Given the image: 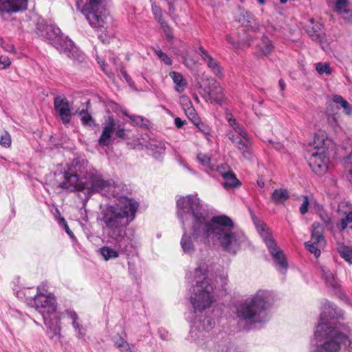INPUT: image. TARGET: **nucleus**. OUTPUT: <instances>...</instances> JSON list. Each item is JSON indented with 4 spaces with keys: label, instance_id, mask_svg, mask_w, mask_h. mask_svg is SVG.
Returning <instances> with one entry per match:
<instances>
[{
    "label": "nucleus",
    "instance_id": "nucleus-5",
    "mask_svg": "<svg viewBox=\"0 0 352 352\" xmlns=\"http://www.w3.org/2000/svg\"><path fill=\"white\" fill-rule=\"evenodd\" d=\"M272 298L270 291L258 290L246 298L236 308V316L250 323H261L267 320V309L270 307Z\"/></svg>",
    "mask_w": 352,
    "mask_h": 352
},
{
    "label": "nucleus",
    "instance_id": "nucleus-38",
    "mask_svg": "<svg viewBox=\"0 0 352 352\" xmlns=\"http://www.w3.org/2000/svg\"><path fill=\"white\" fill-rule=\"evenodd\" d=\"M302 203L299 208L301 214H305L309 210V200L307 196H302Z\"/></svg>",
    "mask_w": 352,
    "mask_h": 352
},
{
    "label": "nucleus",
    "instance_id": "nucleus-30",
    "mask_svg": "<svg viewBox=\"0 0 352 352\" xmlns=\"http://www.w3.org/2000/svg\"><path fill=\"white\" fill-rule=\"evenodd\" d=\"M347 0H335V11L338 14H351V10L348 9Z\"/></svg>",
    "mask_w": 352,
    "mask_h": 352
},
{
    "label": "nucleus",
    "instance_id": "nucleus-26",
    "mask_svg": "<svg viewBox=\"0 0 352 352\" xmlns=\"http://www.w3.org/2000/svg\"><path fill=\"white\" fill-rule=\"evenodd\" d=\"M289 197V192L287 189L278 188L275 189L271 196L272 201L275 204H283Z\"/></svg>",
    "mask_w": 352,
    "mask_h": 352
},
{
    "label": "nucleus",
    "instance_id": "nucleus-22",
    "mask_svg": "<svg viewBox=\"0 0 352 352\" xmlns=\"http://www.w3.org/2000/svg\"><path fill=\"white\" fill-rule=\"evenodd\" d=\"M227 136L239 151L245 148H250L252 146L250 137H236L232 131H228Z\"/></svg>",
    "mask_w": 352,
    "mask_h": 352
},
{
    "label": "nucleus",
    "instance_id": "nucleus-33",
    "mask_svg": "<svg viewBox=\"0 0 352 352\" xmlns=\"http://www.w3.org/2000/svg\"><path fill=\"white\" fill-rule=\"evenodd\" d=\"M316 70L320 75L326 74L330 75L332 73V70L330 67V65L328 63H318L316 64Z\"/></svg>",
    "mask_w": 352,
    "mask_h": 352
},
{
    "label": "nucleus",
    "instance_id": "nucleus-17",
    "mask_svg": "<svg viewBox=\"0 0 352 352\" xmlns=\"http://www.w3.org/2000/svg\"><path fill=\"white\" fill-rule=\"evenodd\" d=\"M115 243L114 248H111L109 246H102L98 250L99 253L103 257L105 261H109L110 259H114L119 257L120 254H129L133 252L135 250V241L134 239H132V247L128 251H124L121 250L117 244L116 240H113Z\"/></svg>",
    "mask_w": 352,
    "mask_h": 352
},
{
    "label": "nucleus",
    "instance_id": "nucleus-11",
    "mask_svg": "<svg viewBox=\"0 0 352 352\" xmlns=\"http://www.w3.org/2000/svg\"><path fill=\"white\" fill-rule=\"evenodd\" d=\"M322 233L323 229L321 225L318 222H314L312 224L311 240L305 243L307 249L316 257L320 255V248H323L326 243Z\"/></svg>",
    "mask_w": 352,
    "mask_h": 352
},
{
    "label": "nucleus",
    "instance_id": "nucleus-20",
    "mask_svg": "<svg viewBox=\"0 0 352 352\" xmlns=\"http://www.w3.org/2000/svg\"><path fill=\"white\" fill-rule=\"evenodd\" d=\"M313 145L314 151L329 152V148L333 145V142L328 138L325 131H318L315 133Z\"/></svg>",
    "mask_w": 352,
    "mask_h": 352
},
{
    "label": "nucleus",
    "instance_id": "nucleus-6",
    "mask_svg": "<svg viewBox=\"0 0 352 352\" xmlns=\"http://www.w3.org/2000/svg\"><path fill=\"white\" fill-rule=\"evenodd\" d=\"M39 30V36L50 41L60 53L74 60L81 61L84 58L83 54L74 46L72 41L61 34L58 27L50 25L45 32L44 30Z\"/></svg>",
    "mask_w": 352,
    "mask_h": 352
},
{
    "label": "nucleus",
    "instance_id": "nucleus-4",
    "mask_svg": "<svg viewBox=\"0 0 352 352\" xmlns=\"http://www.w3.org/2000/svg\"><path fill=\"white\" fill-rule=\"evenodd\" d=\"M334 305L325 303L311 340L309 352H339L352 349V341L345 332V327L336 318Z\"/></svg>",
    "mask_w": 352,
    "mask_h": 352
},
{
    "label": "nucleus",
    "instance_id": "nucleus-28",
    "mask_svg": "<svg viewBox=\"0 0 352 352\" xmlns=\"http://www.w3.org/2000/svg\"><path fill=\"white\" fill-rule=\"evenodd\" d=\"M147 148L157 157L164 152L165 144L160 141L152 140L149 142Z\"/></svg>",
    "mask_w": 352,
    "mask_h": 352
},
{
    "label": "nucleus",
    "instance_id": "nucleus-15",
    "mask_svg": "<svg viewBox=\"0 0 352 352\" xmlns=\"http://www.w3.org/2000/svg\"><path fill=\"white\" fill-rule=\"evenodd\" d=\"M206 100L210 103L221 104L224 100L223 89L215 80H211L204 89Z\"/></svg>",
    "mask_w": 352,
    "mask_h": 352
},
{
    "label": "nucleus",
    "instance_id": "nucleus-44",
    "mask_svg": "<svg viewBox=\"0 0 352 352\" xmlns=\"http://www.w3.org/2000/svg\"><path fill=\"white\" fill-rule=\"evenodd\" d=\"M50 25H47L44 19H39L36 23V33L39 36V32H41L39 29L44 30L45 32L47 30Z\"/></svg>",
    "mask_w": 352,
    "mask_h": 352
},
{
    "label": "nucleus",
    "instance_id": "nucleus-60",
    "mask_svg": "<svg viewBox=\"0 0 352 352\" xmlns=\"http://www.w3.org/2000/svg\"><path fill=\"white\" fill-rule=\"evenodd\" d=\"M158 332H159L162 339L166 340L168 338V332L165 329H159Z\"/></svg>",
    "mask_w": 352,
    "mask_h": 352
},
{
    "label": "nucleus",
    "instance_id": "nucleus-63",
    "mask_svg": "<svg viewBox=\"0 0 352 352\" xmlns=\"http://www.w3.org/2000/svg\"><path fill=\"white\" fill-rule=\"evenodd\" d=\"M346 177L349 179V181L352 183V168H349L347 170Z\"/></svg>",
    "mask_w": 352,
    "mask_h": 352
},
{
    "label": "nucleus",
    "instance_id": "nucleus-55",
    "mask_svg": "<svg viewBox=\"0 0 352 352\" xmlns=\"http://www.w3.org/2000/svg\"><path fill=\"white\" fill-rule=\"evenodd\" d=\"M155 19L158 21L159 23L161 24V25L163 28H164V29L169 28L166 22L162 19V14L160 15L157 16V19Z\"/></svg>",
    "mask_w": 352,
    "mask_h": 352
},
{
    "label": "nucleus",
    "instance_id": "nucleus-40",
    "mask_svg": "<svg viewBox=\"0 0 352 352\" xmlns=\"http://www.w3.org/2000/svg\"><path fill=\"white\" fill-rule=\"evenodd\" d=\"M179 102L182 106L184 110L192 107L191 101L190 100L189 98L187 97L186 96H181L179 97Z\"/></svg>",
    "mask_w": 352,
    "mask_h": 352
},
{
    "label": "nucleus",
    "instance_id": "nucleus-29",
    "mask_svg": "<svg viewBox=\"0 0 352 352\" xmlns=\"http://www.w3.org/2000/svg\"><path fill=\"white\" fill-rule=\"evenodd\" d=\"M115 346L119 349L120 352H135L129 344L122 337L119 336L114 340Z\"/></svg>",
    "mask_w": 352,
    "mask_h": 352
},
{
    "label": "nucleus",
    "instance_id": "nucleus-23",
    "mask_svg": "<svg viewBox=\"0 0 352 352\" xmlns=\"http://www.w3.org/2000/svg\"><path fill=\"white\" fill-rule=\"evenodd\" d=\"M169 76L175 84V89L178 93H182L187 87V80L183 75L177 72H170Z\"/></svg>",
    "mask_w": 352,
    "mask_h": 352
},
{
    "label": "nucleus",
    "instance_id": "nucleus-59",
    "mask_svg": "<svg viewBox=\"0 0 352 352\" xmlns=\"http://www.w3.org/2000/svg\"><path fill=\"white\" fill-rule=\"evenodd\" d=\"M96 60L98 61V63L100 65L102 69L107 74V72L105 68V63L104 60L99 58L98 56L96 57Z\"/></svg>",
    "mask_w": 352,
    "mask_h": 352
},
{
    "label": "nucleus",
    "instance_id": "nucleus-31",
    "mask_svg": "<svg viewBox=\"0 0 352 352\" xmlns=\"http://www.w3.org/2000/svg\"><path fill=\"white\" fill-rule=\"evenodd\" d=\"M197 159L199 164L209 170H214V166L211 163V159L208 155L202 153H198Z\"/></svg>",
    "mask_w": 352,
    "mask_h": 352
},
{
    "label": "nucleus",
    "instance_id": "nucleus-14",
    "mask_svg": "<svg viewBox=\"0 0 352 352\" xmlns=\"http://www.w3.org/2000/svg\"><path fill=\"white\" fill-rule=\"evenodd\" d=\"M197 53L201 56L202 60L207 65L210 72L217 78H223L224 76L223 69L219 61L214 59L208 51L202 46H199Z\"/></svg>",
    "mask_w": 352,
    "mask_h": 352
},
{
    "label": "nucleus",
    "instance_id": "nucleus-25",
    "mask_svg": "<svg viewBox=\"0 0 352 352\" xmlns=\"http://www.w3.org/2000/svg\"><path fill=\"white\" fill-rule=\"evenodd\" d=\"M260 53L265 56H269L274 50L272 41L267 36H263L257 45Z\"/></svg>",
    "mask_w": 352,
    "mask_h": 352
},
{
    "label": "nucleus",
    "instance_id": "nucleus-49",
    "mask_svg": "<svg viewBox=\"0 0 352 352\" xmlns=\"http://www.w3.org/2000/svg\"><path fill=\"white\" fill-rule=\"evenodd\" d=\"M243 157L246 160H251L252 158V153L250 148H245L240 151Z\"/></svg>",
    "mask_w": 352,
    "mask_h": 352
},
{
    "label": "nucleus",
    "instance_id": "nucleus-53",
    "mask_svg": "<svg viewBox=\"0 0 352 352\" xmlns=\"http://www.w3.org/2000/svg\"><path fill=\"white\" fill-rule=\"evenodd\" d=\"M152 11L155 16V19H157V16L162 14L161 9L155 5H152Z\"/></svg>",
    "mask_w": 352,
    "mask_h": 352
},
{
    "label": "nucleus",
    "instance_id": "nucleus-46",
    "mask_svg": "<svg viewBox=\"0 0 352 352\" xmlns=\"http://www.w3.org/2000/svg\"><path fill=\"white\" fill-rule=\"evenodd\" d=\"M11 64L10 58L6 56H0V69H3L9 67Z\"/></svg>",
    "mask_w": 352,
    "mask_h": 352
},
{
    "label": "nucleus",
    "instance_id": "nucleus-39",
    "mask_svg": "<svg viewBox=\"0 0 352 352\" xmlns=\"http://www.w3.org/2000/svg\"><path fill=\"white\" fill-rule=\"evenodd\" d=\"M216 282L217 283H219L221 284V289L225 290L226 286L228 283V274H223L218 276L216 278Z\"/></svg>",
    "mask_w": 352,
    "mask_h": 352
},
{
    "label": "nucleus",
    "instance_id": "nucleus-52",
    "mask_svg": "<svg viewBox=\"0 0 352 352\" xmlns=\"http://www.w3.org/2000/svg\"><path fill=\"white\" fill-rule=\"evenodd\" d=\"M320 217H321L322 221L324 222V223L326 226H331V220L330 217L327 214L324 213V214H321Z\"/></svg>",
    "mask_w": 352,
    "mask_h": 352
},
{
    "label": "nucleus",
    "instance_id": "nucleus-12",
    "mask_svg": "<svg viewBox=\"0 0 352 352\" xmlns=\"http://www.w3.org/2000/svg\"><path fill=\"white\" fill-rule=\"evenodd\" d=\"M329 162V152L325 151H313L309 158L310 168L319 175L327 173Z\"/></svg>",
    "mask_w": 352,
    "mask_h": 352
},
{
    "label": "nucleus",
    "instance_id": "nucleus-21",
    "mask_svg": "<svg viewBox=\"0 0 352 352\" xmlns=\"http://www.w3.org/2000/svg\"><path fill=\"white\" fill-rule=\"evenodd\" d=\"M311 27H308L307 32L311 38L315 41L320 43L322 46L324 39V33L322 30L321 23H315L313 19L309 20Z\"/></svg>",
    "mask_w": 352,
    "mask_h": 352
},
{
    "label": "nucleus",
    "instance_id": "nucleus-8",
    "mask_svg": "<svg viewBox=\"0 0 352 352\" xmlns=\"http://www.w3.org/2000/svg\"><path fill=\"white\" fill-rule=\"evenodd\" d=\"M46 283L37 287V294L34 298L36 309L42 316L43 319L60 315L57 311V302L53 294L48 292Z\"/></svg>",
    "mask_w": 352,
    "mask_h": 352
},
{
    "label": "nucleus",
    "instance_id": "nucleus-13",
    "mask_svg": "<svg viewBox=\"0 0 352 352\" xmlns=\"http://www.w3.org/2000/svg\"><path fill=\"white\" fill-rule=\"evenodd\" d=\"M60 320V315L43 320L46 327V333L48 338L55 343L62 342Z\"/></svg>",
    "mask_w": 352,
    "mask_h": 352
},
{
    "label": "nucleus",
    "instance_id": "nucleus-32",
    "mask_svg": "<svg viewBox=\"0 0 352 352\" xmlns=\"http://www.w3.org/2000/svg\"><path fill=\"white\" fill-rule=\"evenodd\" d=\"M80 120L84 125L92 126L95 125L92 116L87 110H82L79 113Z\"/></svg>",
    "mask_w": 352,
    "mask_h": 352
},
{
    "label": "nucleus",
    "instance_id": "nucleus-41",
    "mask_svg": "<svg viewBox=\"0 0 352 352\" xmlns=\"http://www.w3.org/2000/svg\"><path fill=\"white\" fill-rule=\"evenodd\" d=\"M333 101L334 103H336L338 105H340L341 108H343L344 105H346V103L347 101L340 95H333Z\"/></svg>",
    "mask_w": 352,
    "mask_h": 352
},
{
    "label": "nucleus",
    "instance_id": "nucleus-24",
    "mask_svg": "<svg viewBox=\"0 0 352 352\" xmlns=\"http://www.w3.org/2000/svg\"><path fill=\"white\" fill-rule=\"evenodd\" d=\"M320 272L321 276L324 279L327 286L332 288H336L338 287V283L335 278L334 274L328 267L325 265L320 266Z\"/></svg>",
    "mask_w": 352,
    "mask_h": 352
},
{
    "label": "nucleus",
    "instance_id": "nucleus-36",
    "mask_svg": "<svg viewBox=\"0 0 352 352\" xmlns=\"http://www.w3.org/2000/svg\"><path fill=\"white\" fill-rule=\"evenodd\" d=\"M153 50H154L155 53L158 56V58L163 63H164L167 65H172L171 58L166 53L163 52L159 47H153Z\"/></svg>",
    "mask_w": 352,
    "mask_h": 352
},
{
    "label": "nucleus",
    "instance_id": "nucleus-57",
    "mask_svg": "<svg viewBox=\"0 0 352 352\" xmlns=\"http://www.w3.org/2000/svg\"><path fill=\"white\" fill-rule=\"evenodd\" d=\"M184 111H186V113L188 115V117H191L192 118H193L195 116V111L192 106L185 109Z\"/></svg>",
    "mask_w": 352,
    "mask_h": 352
},
{
    "label": "nucleus",
    "instance_id": "nucleus-3",
    "mask_svg": "<svg viewBox=\"0 0 352 352\" xmlns=\"http://www.w3.org/2000/svg\"><path fill=\"white\" fill-rule=\"evenodd\" d=\"M209 265L206 262H200L193 273L187 274L188 279L192 278V294L190 302L194 311L187 316L192 324L189 337L192 340L202 344L205 337L204 331L210 330L215 324L214 319L206 316L204 311L210 308L217 300L216 285L208 276Z\"/></svg>",
    "mask_w": 352,
    "mask_h": 352
},
{
    "label": "nucleus",
    "instance_id": "nucleus-56",
    "mask_svg": "<svg viewBox=\"0 0 352 352\" xmlns=\"http://www.w3.org/2000/svg\"><path fill=\"white\" fill-rule=\"evenodd\" d=\"M342 109L346 115H351L352 113V106L348 102L346 103V105H344Z\"/></svg>",
    "mask_w": 352,
    "mask_h": 352
},
{
    "label": "nucleus",
    "instance_id": "nucleus-50",
    "mask_svg": "<svg viewBox=\"0 0 352 352\" xmlns=\"http://www.w3.org/2000/svg\"><path fill=\"white\" fill-rule=\"evenodd\" d=\"M227 120L229 124V125L234 129L235 126H238L239 124L235 120V118H233V116L231 114H227Z\"/></svg>",
    "mask_w": 352,
    "mask_h": 352
},
{
    "label": "nucleus",
    "instance_id": "nucleus-45",
    "mask_svg": "<svg viewBox=\"0 0 352 352\" xmlns=\"http://www.w3.org/2000/svg\"><path fill=\"white\" fill-rule=\"evenodd\" d=\"M123 113L129 117L133 122H135L136 124L140 125L142 124V122L144 120V118L142 116H133V115H129L127 113L126 111H123Z\"/></svg>",
    "mask_w": 352,
    "mask_h": 352
},
{
    "label": "nucleus",
    "instance_id": "nucleus-2",
    "mask_svg": "<svg viewBox=\"0 0 352 352\" xmlns=\"http://www.w3.org/2000/svg\"><path fill=\"white\" fill-rule=\"evenodd\" d=\"M177 208L184 231L180 245L186 254L191 255L195 251L192 239L207 244L216 241L223 251L231 254H236L246 240L244 233L234 228L229 217L217 215L209 220L208 212L197 195L178 199Z\"/></svg>",
    "mask_w": 352,
    "mask_h": 352
},
{
    "label": "nucleus",
    "instance_id": "nucleus-42",
    "mask_svg": "<svg viewBox=\"0 0 352 352\" xmlns=\"http://www.w3.org/2000/svg\"><path fill=\"white\" fill-rule=\"evenodd\" d=\"M333 101L334 103H336L338 105H340L341 108H343L344 105H346V103L347 101L340 95H333Z\"/></svg>",
    "mask_w": 352,
    "mask_h": 352
},
{
    "label": "nucleus",
    "instance_id": "nucleus-54",
    "mask_svg": "<svg viewBox=\"0 0 352 352\" xmlns=\"http://www.w3.org/2000/svg\"><path fill=\"white\" fill-rule=\"evenodd\" d=\"M155 19L158 21L159 23L161 24V25L163 28H164V29L169 28L166 22L162 19V14L160 15L157 16V19Z\"/></svg>",
    "mask_w": 352,
    "mask_h": 352
},
{
    "label": "nucleus",
    "instance_id": "nucleus-9",
    "mask_svg": "<svg viewBox=\"0 0 352 352\" xmlns=\"http://www.w3.org/2000/svg\"><path fill=\"white\" fill-rule=\"evenodd\" d=\"M256 226L258 232L265 243L270 254L274 259L277 270L280 273L285 274L287 270V263L283 252L277 246L272 236V232L267 226L263 223H258Z\"/></svg>",
    "mask_w": 352,
    "mask_h": 352
},
{
    "label": "nucleus",
    "instance_id": "nucleus-16",
    "mask_svg": "<svg viewBox=\"0 0 352 352\" xmlns=\"http://www.w3.org/2000/svg\"><path fill=\"white\" fill-rule=\"evenodd\" d=\"M28 0H0V15L13 14L27 9Z\"/></svg>",
    "mask_w": 352,
    "mask_h": 352
},
{
    "label": "nucleus",
    "instance_id": "nucleus-34",
    "mask_svg": "<svg viewBox=\"0 0 352 352\" xmlns=\"http://www.w3.org/2000/svg\"><path fill=\"white\" fill-rule=\"evenodd\" d=\"M72 324L76 331V336L79 339H84L85 337V329L79 322V320L73 321Z\"/></svg>",
    "mask_w": 352,
    "mask_h": 352
},
{
    "label": "nucleus",
    "instance_id": "nucleus-47",
    "mask_svg": "<svg viewBox=\"0 0 352 352\" xmlns=\"http://www.w3.org/2000/svg\"><path fill=\"white\" fill-rule=\"evenodd\" d=\"M234 131L239 135L238 137L245 138L249 137L247 131L243 129L239 124L238 126H235L233 129Z\"/></svg>",
    "mask_w": 352,
    "mask_h": 352
},
{
    "label": "nucleus",
    "instance_id": "nucleus-58",
    "mask_svg": "<svg viewBox=\"0 0 352 352\" xmlns=\"http://www.w3.org/2000/svg\"><path fill=\"white\" fill-rule=\"evenodd\" d=\"M185 122H186V121L182 120L180 118H176L175 119V124L177 128L182 127L184 126V124H185Z\"/></svg>",
    "mask_w": 352,
    "mask_h": 352
},
{
    "label": "nucleus",
    "instance_id": "nucleus-51",
    "mask_svg": "<svg viewBox=\"0 0 352 352\" xmlns=\"http://www.w3.org/2000/svg\"><path fill=\"white\" fill-rule=\"evenodd\" d=\"M226 40L228 43H230L234 49L237 50L239 48V43L235 41L231 36L227 35Z\"/></svg>",
    "mask_w": 352,
    "mask_h": 352
},
{
    "label": "nucleus",
    "instance_id": "nucleus-62",
    "mask_svg": "<svg viewBox=\"0 0 352 352\" xmlns=\"http://www.w3.org/2000/svg\"><path fill=\"white\" fill-rule=\"evenodd\" d=\"M65 232H67V234L72 238H73L74 236V234L72 232V231L69 229V226L67 224H65V226L63 227Z\"/></svg>",
    "mask_w": 352,
    "mask_h": 352
},
{
    "label": "nucleus",
    "instance_id": "nucleus-64",
    "mask_svg": "<svg viewBox=\"0 0 352 352\" xmlns=\"http://www.w3.org/2000/svg\"><path fill=\"white\" fill-rule=\"evenodd\" d=\"M278 85H279V87H280L281 91H283L285 90V83L283 81V80L280 79L279 80Z\"/></svg>",
    "mask_w": 352,
    "mask_h": 352
},
{
    "label": "nucleus",
    "instance_id": "nucleus-37",
    "mask_svg": "<svg viewBox=\"0 0 352 352\" xmlns=\"http://www.w3.org/2000/svg\"><path fill=\"white\" fill-rule=\"evenodd\" d=\"M0 144L3 147L8 148L11 145V138L10 134L5 131L1 135L0 138Z\"/></svg>",
    "mask_w": 352,
    "mask_h": 352
},
{
    "label": "nucleus",
    "instance_id": "nucleus-43",
    "mask_svg": "<svg viewBox=\"0 0 352 352\" xmlns=\"http://www.w3.org/2000/svg\"><path fill=\"white\" fill-rule=\"evenodd\" d=\"M333 101L334 103H336L338 105H340L341 108H343L344 105H346V103L347 101L340 95H333Z\"/></svg>",
    "mask_w": 352,
    "mask_h": 352
},
{
    "label": "nucleus",
    "instance_id": "nucleus-48",
    "mask_svg": "<svg viewBox=\"0 0 352 352\" xmlns=\"http://www.w3.org/2000/svg\"><path fill=\"white\" fill-rule=\"evenodd\" d=\"M65 314L68 318L72 320V321L79 320V318L76 312L72 309H67L65 311Z\"/></svg>",
    "mask_w": 352,
    "mask_h": 352
},
{
    "label": "nucleus",
    "instance_id": "nucleus-7",
    "mask_svg": "<svg viewBox=\"0 0 352 352\" xmlns=\"http://www.w3.org/2000/svg\"><path fill=\"white\" fill-rule=\"evenodd\" d=\"M102 0H87L82 13L89 25L97 30L107 28L112 19L107 10L101 6Z\"/></svg>",
    "mask_w": 352,
    "mask_h": 352
},
{
    "label": "nucleus",
    "instance_id": "nucleus-27",
    "mask_svg": "<svg viewBox=\"0 0 352 352\" xmlns=\"http://www.w3.org/2000/svg\"><path fill=\"white\" fill-rule=\"evenodd\" d=\"M340 256L349 264H352V247L346 246L339 243L337 247Z\"/></svg>",
    "mask_w": 352,
    "mask_h": 352
},
{
    "label": "nucleus",
    "instance_id": "nucleus-19",
    "mask_svg": "<svg viewBox=\"0 0 352 352\" xmlns=\"http://www.w3.org/2000/svg\"><path fill=\"white\" fill-rule=\"evenodd\" d=\"M217 170L224 179L223 186L225 188H235L240 185L239 179L230 170V167L227 164H222L217 168Z\"/></svg>",
    "mask_w": 352,
    "mask_h": 352
},
{
    "label": "nucleus",
    "instance_id": "nucleus-35",
    "mask_svg": "<svg viewBox=\"0 0 352 352\" xmlns=\"http://www.w3.org/2000/svg\"><path fill=\"white\" fill-rule=\"evenodd\" d=\"M352 223V211H349L345 213L344 218H342L340 222L337 224V227L340 230H344L347 225Z\"/></svg>",
    "mask_w": 352,
    "mask_h": 352
},
{
    "label": "nucleus",
    "instance_id": "nucleus-18",
    "mask_svg": "<svg viewBox=\"0 0 352 352\" xmlns=\"http://www.w3.org/2000/svg\"><path fill=\"white\" fill-rule=\"evenodd\" d=\"M54 108L64 124L69 123L71 120V108L68 100L63 96L54 98Z\"/></svg>",
    "mask_w": 352,
    "mask_h": 352
},
{
    "label": "nucleus",
    "instance_id": "nucleus-61",
    "mask_svg": "<svg viewBox=\"0 0 352 352\" xmlns=\"http://www.w3.org/2000/svg\"><path fill=\"white\" fill-rule=\"evenodd\" d=\"M342 17L347 21L348 22H351L352 21V11L351 10V14L349 15V14H340Z\"/></svg>",
    "mask_w": 352,
    "mask_h": 352
},
{
    "label": "nucleus",
    "instance_id": "nucleus-10",
    "mask_svg": "<svg viewBox=\"0 0 352 352\" xmlns=\"http://www.w3.org/2000/svg\"><path fill=\"white\" fill-rule=\"evenodd\" d=\"M116 131V137L125 139L126 133L124 127L118 125L116 126L114 120L109 117L106 122L100 137L98 139V144L100 146H109L111 144V138L113 131Z\"/></svg>",
    "mask_w": 352,
    "mask_h": 352
},
{
    "label": "nucleus",
    "instance_id": "nucleus-1",
    "mask_svg": "<svg viewBox=\"0 0 352 352\" xmlns=\"http://www.w3.org/2000/svg\"><path fill=\"white\" fill-rule=\"evenodd\" d=\"M63 178L58 185L60 188L82 192L87 199L96 192L116 198L114 204L100 206L98 219L107 236L116 240L121 250L128 251L134 238L126 233V228L135 219L139 204L133 199L118 196L120 187L111 180H104L85 158L74 159L64 170Z\"/></svg>",
    "mask_w": 352,
    "mask_h": 352
}]
</instances>
